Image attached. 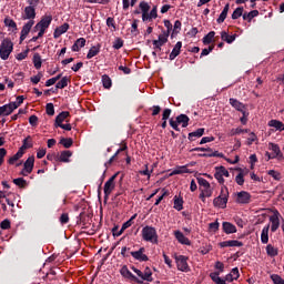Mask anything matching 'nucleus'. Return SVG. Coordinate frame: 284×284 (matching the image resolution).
Masks as SVG:
<instances>
[{
    "label": "nucleus",
    "instance_id": "35",
    "mask_svg": "<svg viewBox=\"0 0 284 284\" xmlns=\"http://www.w3.org/2000/svg\"><path fill=\"white\" fill-rule=\"evenodd\" d=\"M79 43H81V47H79ZM81 48H85V38H79L71 47V50L72 52H79Z\"/></svg>",
    "mask_w": 284,
    "mask_h": 284
},
{
    "label": "nucleus",
    "instance_id": "63",
    "mask_svg": "<svg viewBox=\"0 0 284 284\" xmlns=\"http://www.w3.org/2000/svg\"><path fill=\"white\" fill-rule=\"evenodd\" d=\"M122 47H123V40L121 38H118L113 42V48H114V50H121Z\"/></svg>",
    "mask_w": 284,
    "mask_h": 284
},
{
    "label": "nucleus",
    "instance_id": "28",
    "mask_svg": "<svg viewBox=\"0 0 284 284\" xmlns=\"http://www.w3.org/2000/svg\"><path fill=\"white\" fill-rule=\"evenodd\" d=\"M261 241L264 245L270 242V224L263 227L261 234Z\"/></svg>",
    "mask_w": 284,
    "mask_h": 284
},
{
    "label": "nucleus",
    "instance_id": "21",
    "mask_svg": "<svg viewBox=\"0 0 284 284\" xmlns=\"http://www.w3.org/2000/svg\"><path fill=\"white\" fill-rule=\"evenodd\" d=\"M230 105H232V108H234L235 110H237V112H245V104H243L241 101L231 98L229 100Z\"/></svg>",
    "mask_w": 284,
    "mask_h": 284
},
{
    "label": "nucleus",
    "instance_id": "62",
    "mask_svg": "<svg viewBox=\"0 0 284 284\" xmlns=\"http://www.w3.org/2000/svg\"><path fill=\"white\" fill-rule=\"evenodd\" d=\"M183 24L181 23V20H176L173 26V34H179L181 32V27Z\"/></svg>",
    "mask_w": 284,
    "mask_h": 284
},
{
    "label": "nucleus",
    "instance_id": "25",
    "mask_svg": "<svg viewBox=\"0 0 284 284\" xmlns=\"http://www.w3.org/2000/svg\"><path fill=\"white\" fill-rule=\"evenodd\" d=\"M70 156H72V151H62L60 155H58V161L61 163H70Z\"/></svg>",
    "mask_w": 284,
    "mask_h": 284
},
{
    "label": "nucleus",
    "instance_id": "24",
    "mask_svg": "<svg viewBox=\"0 0 284 284\" xmlns=\"http://www.w3.org/2000/svg\"><path fill=\"white\" fill-rule=\"evenodd\" d=\"M175 119L179 125H182V128H187L190 125V116H187L186 114L182 113L178 115Z\"/></svg>",
    "mask_w": 284,
    "mask_h": 284
},
{
    "label": "nucleus",
    "instance_id": "46",
    "mask_svg": "<svg viewBox=\"0 0 284 284\" xmlns=\"http://www.w3.org/2000/svg\"><path fill=\"white\" fill-rule=\"evenodd\" d=\"M4 26L7 28H11L12 30H17V22L12 20L10 17L4 18Z\"/></svg>",
    "mask_w": 284,
    "mask_h": 284
},
{
    "label": "nucleus",
    "instance_id": "45",
    "mask_svg": "<svg viewBox=\"0 0 284 284\" xmlns=\"http://www.w3.org/2000/svg\"><path fill=\"white\" fill-rule=\"evenodd\" d=\"M266 254L272 257L278 256V250L276 247L272 246V244H268L266 246Z\"/></svg>",
    "mask_w": 284,
    "mask_h": 284
},
{
    "label": "nucleus",
    "instance_id": "6",
    "mask_svg": "<svg viewBox=\"0 0 284 284\" xmlns=\"http://www.w3.org/2000/svg\"><path fill=\"white\" fill-rule=\"evenodd\" d=\"M252 201V194L246 191H241L235 193V203H239L240 205H247Z\"/></svg>",
    "mask_w": 284,
    "mask_h": 284
},
{
    "label": "nucleus",
    "instance_id": "54",
    "mask_svg": "<svg viewBox=\"0 0 284 284\" xmlns=\"http://www.w3.org/2000/svg\"><path fill=\"white\" fill-rule=\"evenodd\" d=\"M140 10L142 14H146V12H150V4L145 1L140 2Z\"/></svg>",
    "mask_w": 284,
    "mask_h": 284
},
{
    "label": "nucleus",
    "instance_id": "7",
    "mask_svg": "<svg viewBox=\"0 0 284 284\" xmlns=\"http://www.w3.org/2000/svg\"><path fill=\"white\" fill-rule=\"evenodd\" d=\"M120 273L124 278H129L134 284H143V281H141L139 277H136V275L130 272V268H128V265L122 266V268L120 270Z\"/></svg>",
    "mask_w": 284,
    "mask_h": 284
},
{
    "label": "nucleus",
    "instance_id": "3",
    "mask_svg": "<svg viewBox=\"0 0 284 284\" xmlns=\"http://www.w3.org/2000/svg\"><path fill=\"white\" fill-rule=\"evenodd\" d=\"M142 239L149 243H159V235L156 234V229L153 226H144L142 229Z\"/></svg>",
    "mask_w": 284,
    "mask_h": 284
},
{
    "label": "nucleus",
    "instance_id": "19",
    "mask_svg": "<svg viewBox=\"0 0 284 284\" xmlns=\"http://www.w3.org/2000/svg\"><path fill=\"white\" fill-rule=\"evenodd\" d=\"M220 247H243V242L239 240H229L221 242Z\"/></svg>",
    "mask_w": 284,
    "mask_h": 284
},
{
    "label": "nucleus",
    "instance_id": "32",
    "mask_svg": "<svg viewBox=\"0 0 284 284\" xmlns=\"http://www.w3.org/2000/svg\"><path fill=\"white\" fill-rule=\"evenodd\" d=\"M221 39L222 41H225V43H234V41H236V34H227L226 31H222L221 32Z\"/></svg>",
    "mask_w": 284,
    "mask_h": 284
},
{
    "label": "nucleus",
    "instance_id": "34",
    "mask_svg": "<svg viewBox=\"0 0 284 284\" xmlns=\"http://www.w3.org/2000/svg\"><path fill=\"white\" fill-rule=\"evenodd\" d=\"M230 12V3H226L220 17L217 18V23H223L227 19V13Z\"/></svg>",
    "mask_w": 284,
    "mask_h": 284
},
{
    "label": "nucleus",
    "instance_id": "31",
    "mask_svg": "<svg viewBox=\"0 0 284 284\" xmlns=\"http://www.w3.org/2000/svg\"><path fill=\"white\" fill-rule=\"evenodd\" d=\"M268 126L270 128H274L278 132H283L284 131V124H283V122H281L278 120H271V121H268Z\"/></svg>",
    "mask_w": 284,
    "mask_h": 284
},
{
    "label": "nucleus",
    "instance_id": "17",
    "mask_svg": "<svg viewBox=\"0 0 284 284\" xmlns=\"http://www.w3.org/2000/svg\"><path fill=\"white\" fill-rule=\"evenodd\" d=\"M70 30V24L68 22H64L62 26L58 27L53 32V38L59 39L61 34H65Z\"/></svg>",
    "mask_w": 284,
    "mask_h": 284
},
{
    "label": "nucleus",
    "instance_id": "64",
    "mask_svg": "<svg viewBox=\"0 0 284 284\" xmlns=\"http://www.w3.org/2000/svg\"><path fill=\"white\" fill-rule=\"evenodd\" d=\"M1 230H10L11 223L10 220L6 219L0 223Z\"/></svg>",
    "mask_w": 284,
    "mask_h": 284
},
{
    "label": "nucleus",
    "instance_id": "59",
    "mask_svg": "<svg viewBox=\"0 0 284 284\" xmlns=\"http://www.w3.org/2000/svg\"><path fill=\"white\" fill-rule=\"evenodd\" d=\"M215 170H217L222 176L230 178V171H227L225 166H216Z\"/></svg>",
    "mask_w": 284,
    "mask_h": 284
},
{
    "label": "nucleus",
    "instance_id": "42",
    "mask_svg": "<svg viewBox=\"0 0 284 284\" xmlns=\"http://www.w3.org/2000/svg\"><path fill=\"white\" fill-rule=\"evenodd\" d=\"M254 17H258V10H253L247 12H244L243 14V20L244 21H252L254 19Z\"/></svg>",
    "mask_w": 284,
    "mask_h": 284
},
{
    "label": "nucleus",
    "instance_id": "58",
    "mask_svg": "<svg viewBox=\"0 0 284 284\" xmlns=\"http://www.w3.org/2000/svg\"><path fill=\"white\" fill-rule=\"evenodd\" d=\"M235 182L237 183V185H244L245 183V178L243 172H240L236 176H235Z\"/></svg>",
    "mask_w": 284,
    "mask_h": 284
},
{
    "label": "nucleus",
    "instance_id": "51",
    "mask_svg": "<svg viewBox=\"0 0 284 284\" xmlns=\"http://www.w3.org/2000/svg\"><path fill=\"white\" fill-rule=\"evenodd\" d=\"M41 79H43V73L42 72H38L37 75H33V77L30 78V81H31V83H33V85H37V84H39Z\"/></svg>",
    "mask_w": 284,
    "mask_h": 284
},
{
    "label": "nucleus",
    "instance_id": "10",
    "mask_svg": "<svg viewBox=\"0 0 284 284\" xmlns=\"http://www.w3.org/2000/svg\"><path fill=\"white\" fill-rule=\"evenodd\" d=\"M281 213L278 211H275L273 215L270 217V222L272 223L271 225V231L276 232L278 227H281V220H280Z\"/></svg>",
    "mask_w": 284,
    "mask_h": 284
},
{
    "label": "nucleus",
    "instance_id": "9",
    "mask_svg": "<svg viewBox=\"0 0 284 284\" xmlns=\"http://www.w3.org/2000/svg\"><path fill=\"white\" fill-rule=\"evenodd\" d=\"M32 26H34V20H29L27 23L23 24L22 30L20 32V43H23V41L28 39L30 30H32Z\"/></svg>",
    "mask_w": 284,
    "mask_h": 284
},
{
    "label": "nucleus",
    "instance_id": "16",
    "mask_svg": "<svg viewBox=\"0 0 284 284\" xmlns=\"http://www.w3.org/2000/svg\"><path fill=\"white\" fill-rule=\"evenodd\" d=\"M174 236H175L178 243H181V245H192V242H190V239L185 237L183 232L174 231Z\"/></svg>",
    "mask_w": 284,
    "mask_h": 284
},
{
    "label": "nucleus",
    "instance_id": "27",
    "mask_svg": "<svg viewBox=\"0 0 284 284\" xmlns=\"http://www.w3.org/2000/svg\"><path fill=\"white\" fill-rule=\"evenodd\" d=\"M176 174H192V171L187 169V165L178 166L175 170H173L170 174V176H174Z\"/></svg>",
    "mask_w": 284,
    "mask_h": 284
},
{
    "label": "nucleus",
    "instance_id": "26",
    "mask_svg": "<svg viewBox=\"0 0 284 284\" xmlns=\"http://www.w3.org/2000/svg\"><path fill=\"white\" fill-rule=\"evenodd\" d=\"M172 114V109H164L162 113V124L161 128L165 130L168 128V119H170Z\"/></svg>",
    "mask_w": 284,
    "mask_h": 284
},
{
    "label": "nucleus",
    "instance_id": "29",
    "mask_svg": "<svg viewBox=\"0 0 284 284\" xmlns=\"http://www.w3.org/2000/svg\"><path fill=\"white\" fill-rule=\"evenodd\" d=\"M23 169L27 171V172H32V170H34V155H31L29 156L24 164H23Z\"/></svg>",
    "mask_w": 284,
    "mask_h": 284
},
{
    "label": "nucleus",
    "instance_id": "4",
    "mask_svg": "<svg viewBox=\"0 0 284 284\" xmlns=\"http://www.w3.org/2000/svg\"><path fill=\"white\" fill-rule=\"evenodd\" d=\"M176 267L180 272H190V265L187 264L189 257L185 255H174Z\"/></svg>",
    "mask_w": 284,
    "mask_h": 284
},
{
    "label": "nucleus",
    "instance_id": "52",
    "mask_svg": "<svg viewBox=\"0 0 284 284\" xmlns=\"http://www.w3.org/2000/svg\"><path fill=\"white\" fill-rule=\"evenodd\" d=\"M26 148H27L26 145L20 146L18 152L13 155V158L18 161L19 159H22L23 154H26Z\"/></svg>",
    "mask_w": 284,
    "mask_h": 284
},
{
    "label": "nucleus",
    "instance_id": "50",
    "mask_svg": "<svg viewBox=\"0 0 284 284\" xmlns=\"http://www.w3.org/2000/svg\"><path fill=\"white\" fill-rule=\"evenodd\" d=\"M268 176H272V179H274V181H281L282 176H281V172L278 171H274V170H270L267 171Z\"/></svg>",
    "mask_w": 284,
    "mask_h": 284
},
{
    "label": "nucleus",
    "instance_id": "41",
    "mask_svg": "<svg viewBox=\"0 0 284 284\" xmlns=\"http://www.w3.org/2000/svg\"><path fill=\"white\" fill-rule=\"evenodd\" d=\"M59 143L60 145H63V148L69 150V148L74 144V141L72 140V138H61Z\"/></svg>",
    "mask_w": 284,
    "mask_h": 284
},
{
    "label": "nucleus",
    "instance_id": "57",
    "mask_svg": "<svg viewBox=\"0 0 284 284\" xmlns=\"http://www.w3.org/2000/svg\"><path fill=\"white\" fill-rule=\"evenodd\" d=\"M22 145H26V150H30V148L33 146L32 144V136H27L23 141H22Z\"/></svg>",
    "mask_w": 284,
    "mask_h": 284
},
{
    "label": "nucleus",
    "instance_id": "38",
    "mask_svg": "<svg viewBox=\"0 0 284 284\" xmlns=\"http://www.w3.org/2000/svg\"><path fill=\"white\" fill-rule=\"evenodd\" d=\"M68 83H70V78L63 77L57 84V90H63L64 88H68Z\"/></svg>",
    "mask_w": 284,
    "mask_h": 284
},
{
    "label": "nucleus",
    "instance_id": "15",
    "mask_svg": "<svg viewBox=\"0 0 284 284\" xmlns=\"http://www.w3.org/2000/svg\"><path fill=\"white\" fill-rule=\"evenodd\" d=\"M38 23L40 24V28L42 30H48V28H50V26L52 24V14L42 16Z\"/></svg>",
    "mask_w": 284,
    "mask_h": 284
},
{
    "label": "nucleus",
    "instance_id": "8",
    "mask_svg": "<svg viewBox=\"0 0 284 284\" xmlns=\"http://www.w3.org/2000/svg\"><path fill=\"white\" fill-rule=\"evenodd\" d=\"M131 256L135 260L139 261L140 263H145L150 261V257L145 254V247H140L138 251H132Z\"/></svg>",
    "mask_w": 284,
    "mask_h": 284
},
{
    "label": "nucleus",
    "instance_id": "33",
    "mask_svg": "<svg viewBox=\"0 0 284 284\" xmlns=\"http://www.w3.org/2000/svg\"><path fill=\"white\" fill-rule=\"evenodd\" d=\"M173 203H174V206H173L174 210H176L178 212H181V210H183V203H184L183 197L175 195L173 197Z\"/></svg>",
    "mask_w": 284,
    "mask_h": 284
},
{
    "label": "nucleus",
    "instance_id": "23",
    "mask_svg": "<svg viewBox=\"0 0 284 284\" xmlns=\"http://www.w3.org/2000/svg\"><path fill=\"white\" fill-rule=\"evenodd\" d=\"M68 116H70V112H68V111H62L60 114H58L55 118L54 128H59V126L63 125V121H65V119H68Z\"/></svg>",
    "mask_w": 284,
    "mask_h": 284
},
{
    "label": "nucleus",
    "instance_id": "39",
    "mask_svg": "<svg viewBox=\"0 0 284 284\" xmlns=\"http://www.w3.org/2000/svg\"><path fill=\"white\" fill-rule=\"evenodd\" d=\"M102 85L105 90H110V88H112V79L110 78V75H102Z\"/></svg>",
    "mask_w": 284,
    "mask_h": 284
},
{
    "label": "nucleus",
    "instance_id": "37",
    "mask_svg": "<svg viewBox=\"0 0 284 284\" xmlns=\"http://www.w3.org/2000/svg\"><path fill=\"white\" fill-rule=\"evenodd\" d=\"M32 61L36 70H41V65H43V61L41 60V54L34 53Z\"/></svg>",
    "mask_w": 284,
    "mask_h": 284
},
{
    "label": "nucleus",
    "instance_id": "20",
    "mask_svg": "<svg viewBox=\"0 0 284 284\" xmlns=\"http://www.w3.org/2000/svg\"><path fill=\"white\" fill-rule=\"evenodd\" d=\"M203 134H205V129L200 128L196 131L189 133L187 139L192 143V142L196 141V139H201V136H203Z\"/></svg>",
    "mask_w": 284,
    "mask_h": 284
},
{
    "label": "nucleus",
    "instance_id": "47",
    "mask_svg": "<svg viewBox=\"0 0 284 284\" xmlns=\"http://www.w3.org/2000/svg\"><path fill=\"white\" fill-rule=\"evenodd\" d=\"M243 11H244L243 7L236 8V9L233 11V13H232V19H233V20L241 19V17H243V14H244Z\"/></svg>",
    "mask_w": 284,
    "mask_h": 284
},
{
    "label": "nucleus",
    "instance_id": "43",
    "mask_svg": "<svg viewBox=\"0 0 284 284\" xmlns=\"http://www.w3.org/2000/svg\"><path fill=\"white\" fill-rule=\"evenodd\" d=\"M10 114H12V110L9 104L0 106V116H10Z\"/></svg>",
    "mask_w": 284,
    "mask_h": 284
},
{
    "label": "nucleus",
    "instance_id": "2",
    "mask_svg": "<svg viewBox=\"0 0 284 284\" xmlns=\"http://www.w3.org/2000/svg\"><path fill=\"white\" fill-rule=\"evenodd\" d=\"M12 50H14V44L12 43V40H2L0 45V58L2 59V61H8L10 54H12Z\"/></svg>",
    "mask_w": 284,
    "mask_h": 284
},
{
    "label": "nucleus",
    "instance_id": "48",
    "mask_svg": "<svg viewBox=\"0 0 284 284\" xmlns=\"http://www.w3.org/2000/svg\"><path fill=\"white\" fill-rule=\"evenodd\" d=\"M138 1L139 0H131V2H130V0H122V8H123V10H129L130 6L132 8H134V6H136Z\"/></svg>",
    "mask_w": 284,
    "mask_h": 284
},
{
    "label": "nucleus",
    "instance_id": "40",
    "mask_svg": "<svg viewBox=\"0 0 284 284\" xmlns=\"http://www.w3.org/2000/svg\"><path fill=\"white\" fill-rule=\"evenodd\" d=\"M144 277L143 281H146L148 283H152L154 281V278L152 277V268H150V266H146L144 268Z\"/></svg>",
    "mask_w": 284,
    "mask_h": 284
},
{
    "label": "nucleus",
    "instance_id": "13",
    "mask_svg": "<svg viewBox=\"0 0 284 284\" xmlns=\"http://www.w3.org/2000/svg\"><path fill=\"white\" fill-rule=\"evenodd\" d=\"M268 150L273 151V156L277 159V161H284L283 152L281 151V146L276 143H268Z\"/></svg>",
    "mask_w": 284,
    "mask_h": 284
},
{
    "label": "nucleus",
    "instance_id": "44",
    "mask_svg": "<svg viewBox=\"0 0 284 284\" xmlns=\"http://www.w3.org/2000/svg\"><path fill=\"white\" fill-rule=\"evenodd\" d=\"M216 32L211 31L209 32L204 38H203V43L204 45H210V43H212L214 37H215Z\"/></svg>",
    "mask_w": 284,
    "mask_h": 284
},
{
    "label": "nucleus",
    "instance_id": "12",
    "mask_svg": "<svg viewBox=\"0 0 284 284\" xmlns=\"http://www.w3.org/2000/svg\"><path fill=\"white\" fill-rule=\"evenodd\" d=\"M22 19L29 20V21H34V19H37V9H34V7L32 6H28L24 8V16L22 17Z\"/></svg>",
    "mask_w": 284,
    "mask_h": 284
},
{
    "label": "nucleus",
    "instance_id": "36",
    "mask_svg": "<svg viewBox=\"0 0 284 284\" xmlns=\"http://www.w3.org/2000/svg\"><path fill=\"white\" fill-rule=\"evenodd\" d=\"M210 278L215 284H225V280L221 278V272H213L210 274Z\"/></svg>",
    "mask_w": 284,
    "mask_h": 284
},
{
    "label": "nucleus",
    "instance_id": "30",
    "mask_svg": "<svg viewBox=\"0 0 284 284\" xmlns=\"http://www.w3.org/2000/svg\"><path fill=\"white\" fill-rule=\"evenodd\" d=\"M99 52H101V44L91 47L87 54V59H94V57H97Z\"/></svg>",
    "mask_w": 284,
    "mask_h": 284
},
{
    "label": "nucleus",
    "instance_id": "1",
    "mask_svg": "<svg viewBox=\"0 0 284 284\" xmlns=\"http://www.w3.org/2000/svg\"><path fill=\"white\" fill-rule=\"evenodd\" d=\"M229 199H230V190L223 184L221 187L220 195L213 200L214 207H220L221 210H225V207H227Z\"/></svg>",
    "mask_w": 284,
    "mask_h": 284
},
{
    "label": "nucleus",
    "instance_id": "55",
    "mask_svg": "<svg viewBox=\"0 0 284 284\" xmlns=\"http://www.w3.org/2000/svg\"><path fill=\"white\" fill-rule=\"evenodd\" d=\"M45 112L49 116H54V104L52 102L47 103Z\"/></svg>",
    "mask_w": 284,
    "mask_h": 284
},
{
    "label": "nucleus",
    "instance_id": "22",
    "mask_svg": "<svg viewBox=\"0 0 284 284\" xmlns=\"http://www.w3.org/2000/svg\"><path fill=\"white\" fill-rule=\"evenodd\" d=\"M222 230L225 234H236V225L230 223V222H223L222 223Z\"/></svg>",
    "mask_w": 284,
    "mask_h": 284
},
{
    "label": "nucleus",
    "instance_id": "18",
    "mask_svg": "<svg viewBox=\"0 0 284 284\" xmlns=\"http://www.w3.org/2000/svg\"><path fill=\"white\" fill-rule=\"evenodd\" d=\"M182 48H183V42L178 41L169 55L170 61H174V59H176V57H179V54H181Z\"/></svg>",
    "mask_w": 284,
    "mask_h": 284
},
{
    "label": "nucleus",
    "instance_id": "53",
    "mask_svg": "<svg viewBox=\"0 0 284 284\" xmlns=\"http://www.w3.org/2000/svg\"><path fill=\"white\" fill-rule=\"evenodd\" d=\"M26 148H27L26 145L20 146L18 152L13 155V158L18 161L19 159H22L23 154H26Z\"/></svg>",
    "mask_w": 284,
    "mask_h": 284
},
{
    "label": "nucleus",
    "instance_id": "14",
    "mask_svg": "<svg viewBox=\"0 0 284 284\" xmlns=\"http://www.w3.org/2000/svg\"><path fill=\"white\" fill-rule=\"evenodd\" d=\"M138 214H133L131 216V219H129V221L124 222L122 224L121 230L118 233H114V236H121V234H123V232H125V230H128V227H132V225H134V220L136 219Z\"/></svg>",
    "mask_w": 284,
    "mask_h": 284
},
{
    "label": "nucleus",
    "instance_id": "60",
    "mask_svg": "<svg viewBox=\"0 0 284 284\" xmlns=\"http://www.w3.org/2000/svg\"><path fill=\"white\" fill-rule=\"evenodd\" d=\"M131 270L139 276L138 278L140 281H142V284H143V281H145V280H143L144 276H145L144 273L141 270H139V268H136L134 266H131Z\"/></svg>",
    "mask_w": 284,
    "mask_h": 284
},
{
    "label": "nucleus",
    "instance_id": "61",
    "mask_svg": "<svg viewBox=\"0 0 284 284\" xmlns=\"http://www.w3.org/2000/svg\"><path fill=\"white\" fill-rule=\"evenodd\" d=\"M197 183H199V185L204 187V190L207 189V187H211L210 182H207V180H205L203 178H197Z\"/></svg>",
    "mask_w": 284,
    "mask_h": 284
},
{
    "label": "nucleus",
    "instance_id": "49",
    "mask_svg": "<svg viewBox=\"0 0 284 284\" xmlns=\"http://www.w3.org/2000/svg\"><path fill=\"white\" fill-rule=\"evenodd\" d=\"M14 185H17L18 187H26V185H28V182L26 181V179L23 178H17L13 180Z\"/></svg>",
    "mask_w": 284,
    "mask_h": 284
},
{
    "label": "nucleus",
    "instance_id": "56",
    "mask_svg": "<svg viewBox=\"0 0 284 284\" xmlns=\"http://www.w3.org/2000/svg\"><path fill=\"white\" fill-rule=\"evenodd\" d=\"M271 280L273 281L274 284H284L283 277L278 274H273L271 275Z\"/></svg>",
    "mask_w": 284,
    "mask_h": 284
},
{
    "label": "nucleus",
    "instance_id": "5",
    "mask_svg": "<svg viewBox=\"0 0 284 284\" xmlns=\"http://www.w3.org/2000/svg\"><path fill=\"white\" fill-rule=\"evenodd\" d=\"M116 176H119V173L113 174L105 183H104V201H108L110 199V194L114 191L115 184L114 181H116Z\"/></svg>",
    "mask_w": 284,
    "mask_h": 284
},
{
    "label": "nucleus",
    "instance_id": "11",
    "mask_svg": "<svg viewBox=\"0 0 284 284\" xmlns=\"http://www.w3.org/2000/svg\"><path fill=\"white\" fill-rule=\"evenodd\" d=\"M168 33H162L159 36L158 40H153V49L161 52V48H163V44L168 42Z\"/></svg>",
    "mask_w": 284,
    "mask_h": 284
}]
</instances>
